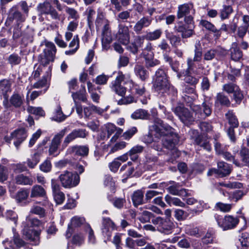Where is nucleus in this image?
<instances>
[{
    "label": "nucleus",
    "mask_w": 249,
    "mask_h": 249,
    "mask_svg": "<svg viewBox=\"0 0 249 249\" xmlns=\"http://www.w3.org/2000/svg\"><path fill=\"white\" fill-rule=\"evenodd\" d=\"M160 136H164L162 138L163 146L170 150V154L172 156L169 161L173 162L174 160L179 157L180 152L176 148V145L178 142V136L173 133V129L169 125L163 124L162 121L158 120L152 127Z\"/></svg>",
    "instance_id": "obj_1"
},
{
    "label": "nucleus",
    "mask_w": 249,
    "mask_h": 249,
    "mask_svg": "<svg viewBox=\"0 0 249 249\" xmlns=\"http://www.w3.org/2000/svg\"><path fill=\"white\" fill-rule=\"evenodd\" d=\"M129 84L130 87L132 85L133 89L135 93L139 95H142L145 92V88L135 84L131 79L129 73L123 74L122 71H119L115 80L112 82L110 88L111 89L120 96H124L126 92V88L122 85Z\"/></svg>",
    "instance_id": "obj_2"
},
{
    "label": "nucleus",
    "mask_w": 249,
    "mask_h": 249,
    "mask_svg": "<svg viewBox=\"0 0 249 249\" xmlns=\"http://www.w3.org/2000/svg\"><path fill=\"white\" fill-rule=\"evenodd\" d=\"M154 79V87L156 91L161 93L171 91L174 95L177 94V90L170 86L167 74L162 68H159L156 71Z\"/></svg>",
    "instance_id": "obj_3"
},
{
    "label": "nucleus",
    "mask_w": 249,
    "mask_h": 249,
    "mask_svg": "<svg viewBox=\"0 0 249 249\" xmlns=\"http://www.w3.org/2000/svg\"><path fill=\"white\" fill-rule=\"evenodd\" d=\"M184 100L187 102L193 112L195 113L196 117L199 119H203L210 116L212 113V103L205 99L202 104V107L199 105H195L191 103L193 98L189 96H185Z\"/></svg>",
    "instance_id": "obj_4"
},
{
    "label": "nucleus",
    "mask_w": 249,
    "mask_h": 249,
    "mask_svg": "<svg viewBox=\"0 0 249 249\" xmlns=\"http://www.w3.org/2000/svg\"><path fill=\"white\" fill-rule=\"evenodd\" d=\"M62 186L65 188L76 186L79 183L80 177L76 173L65 171L59 176Z\"/></svg>",
    "instance_id": "obj_5"
},
{
    "label": "nucleus",
    "mask_w": 249,
    "mask_h": 249,
    "mask_svg": "<svg viewBox=\"0 0 249 249\" xmlns=\"http://www.w3.org/2000/svg\"><path fill=\"white\" fill-rule=\"evenodd\" d=\"M24 101V96L21 92L15 91L8 100V95L4 94L3 105L6 108H8L11 106L16 108L21 107Z\"/></svg>",
    "instance_id": "obj_6"
},
{
    "label": "nucleus",
    "mask_w": 249,
    "mask_h": 249,
    "mask_svg": "<svg viewBox=\"0 0 249 249\" xmlns=\"http://www.w3.org/2000/svg\"><path fill=\"white\" fill-rule=\"evenodd\" d=\"M173 111L185 125L191 124L195 119L189 110L183 106H179L173 109Z\"/></svg>",
    "instance_id": "obj_7"
},
{
    "label": "nucleus",
    "mask_w": 249,
    "mask_h": 249,
    "mask_svg": "<svg viewBox=\"0 0 249 249\" xmlns=\"http://www.w3.org/2000/svg\"><path fill=\"white\" fill-rule=\"evenodd\" d=\"M152 222L156 226L158 231L167 234L172 232L174 227V223L170 219H166L160 216L153 219Z\"/></svg>",
    "instance_id": "obj_8"
},
{
    "label": "nucleus",
    "mask_w": 249,
    "mask_h": 249,
    "mask_svg": "<svg viewBox=\"0 0 249 249\" xmlns=\"http://www.w3.org/2000/svg\"><path fill=\"white\" fill-rule=\"evenodd\" d=\"M27 134L26 130L24 128H20L14 131L12 133H11L10 136H6L4 137V139L7 143H10L11 139H14L15 140L14 144L17 149L19 148L20 144L26 139Z\"/></svg>",
    "instance_id": "obj_9"
},
{
    "label": "nucleus",
    "mask_w": 249,
    "mask_h": 249,
    "mask_svg": "<svg viewBox=\"0 0 249 249\" xmlns=\"http://www.w3.org/2000/svg\"><path fill=\"white\" fill-rule=\"evenodd\" d=\"M101 230L103 235L106 239V242L110 240L112 231L116 230V226L109 218L103 217Z\"/></svg>",
    "instance_id": "obj_10"
},
{
    "label": "nucleus",
    "mask_w": 249,
    "mask_h": 249,
    "mask_svg": "<svg viewBox=\"0 0 249 249\" xmlns=\"http://www.w3.org/2000/svg\"><path fill=\"white\" fill-rule=\"evenodd\" d=\"M67 131V128H65L59 133L54 135L53 138L49 149V154L56 156L58 154V148L60 144L61 139Z\"/></svg>",
    "instance_id": "obj_11"
},
{
    "label": "nucleus",
    "mask_w": 249,
    "mask_h": 249,
    "mask_svg": "<svg viewBox=\"0 0 249 249\" xmlns=\"http://www.w3.org/2000/svg\"><path fill=\"white\" fill-rule=\"evenodd\" d=\"M88 135V133L85 129H74L65 138L62 146L64 149L66 148L70 142L76 138H85Z\"/></svg>",
    "instance_id": "obj_12"
},
{
    "label": "nucleus",
    "mask_w": 249,
    "mask_h": 249,
    "mask_svg": "<svg viewBox=\"0 0 249 249\" xmlns=\"http://www.w3.org/2000/svg\"><path fill=\"white\" fill-rule=\"evenodd\" d=\"M23 234L27 239L30 240L32 244H39V231L33 228H29V226H25L23 230Z\"/></svg>",
    "instance_id": "obj_13"
},
{
    "label": "nucleus",
    "mask_w": 249,
    "mask_h": 249,
    "mask_svg": "<svg viewBox=\"0 0 249 249\" xmlns=\"http://www.w3.org/2000/svg\"><path fill=\"white\" fill-rule=\"evenodd\" d=\"M217 222L219 226L223 230H227L235 227L239 222V220L237 217L228 215L224 218L217 219Z\"/></svg>",
    "instance_id": "obj_14"
},
{
    "label": "nucleus",
    "mask_w": 249,
    "mask_h": 249,
    "mask_svg": "<svg viewBox=\"0 0 249 249\" xmlns=\"http://www.w3.org/2000/svg\"><path fill=\"white\" fill-rule=\"evenodd\" d=\"M30 197L31 198H44V202L43 205L44 206H49V203L47 200L46 191L41 185L36 184L32 187Z\"/></svg>",
    "instance_id": "obj_15"
},
{
    "label": "nucleus",
    "mask_w": 249,
    "mask_h": 249,
    "mask_svg": "<svg viewBox=\"0 0 249 249\" xmlns=\"http://www.w3.org/2000/svg\"><path fill=\"white\" fill-rule=\"evenodd\" d=\"M116 37L122 44L127 45L129 43L130 39L128 27L120 24L118 26V31L116 34Z\"/></svg>",
    "instance_id": "obj_16"
},
{
    "label": "nucleus",
    "mask_w": 249,
    "mask_h": 249,
    "mask_svg": "<svg viewBox=\"0 0 249 249\" xmlns=\"http://www.w3.org/2000/svg\"><path fill=\"white\" fill-rule=\"evenodd\" d=\"M112 41L111 31L107 24L104 26L102 34V44L103 49L106 50L108 49L109 44Z\"/></svg>",
    "instance_id": "obj_17"
},
{
    "label": "nucleus",
    "mask_w": 249,
    "mask_h": 249,
    "mask_svg": "<svg viewBox=\"0 0 249 249\" xmlns=\"http://www.w3.org/2000/svg\"><path fill=\"white\" fill-rule=\"evenodd\" d=\"M152 19L148 17H143L139 20L135 24L133 27L134 32L137 34H140L142 33L143 28H146L151 24Z\"/></svg>",
    "instance_id": "obj_18"
},
{
    "label": "nucleus",
    "mask_w": 249,
    "mask_h": 249,
    "mask_svg": "<svg viewBox=\"0 0 249 249\" xmlns=\"http://www.w3.org/2000/svg\"><path fill=\"white\" fill-rule=\"evenodd\" d=\"M106 129L108 137L115 133V134L110 139L111 142H115L123 131L122 129L117 127L115 125L111 123H108L106 125Z\"/></svg>",
    "instance_id": "obj_19"
},
{
    "label": "nucleus",
    "mask_w": 249,
    "mask_h": 249,
    "mask_svg": "<svg viewBox=\"0 0 249 249\" xmlns=\"http://www.w3.org/2000/svg\"><path fill=\"white\" fill-rule=\"evenodd\" d=\"M89 147L85 145H73L70 147L67 152L80 156H87L89 153Z\"/></svg>",
    "instance_id": "obj_20"
},
{
    "label": "nucleus",
    "mask_w": 249,
    "mask_h": 249,
    "mask_svg": "<svg viewBox=\"0 0 249 249\" xmlns=\"http://www.w3.org/2000/svg\"><path fill=\"white\" fill-rule=\"evenodd\" d=\"M218 175L221 177H224L228 176L231 172V167L229 164L224 161L217 162Z\"/></svg>",
    "instance_id": "obj_21"
},
{
    "label": "nucleus",
    "mask_w": 249,
    "mask_h": 249,
    "mask_svg": "<svg viewBox=\"0 0 249 249\" xmlns=\"http://www.w3.org/2000/svg\"><path fill=\"white\" fill-rule=\"evenodd\" d=\"M193 5L191 3H185L178 6L177 12V18L179 19L189 15L193 9Z\"/></svg>",
    "instance_id": "obj_22"
},
{
    "label": "nucleus",
    "mask_w": 249,
    "mask_h": 249,
    "mask_svg": "<svg viewBox=\"0 0 249 249\" xmlns=\"http://www.w3.org/2000/svg\"><path fill=\"white\" fill-rule=\"evenodd\" d=\"M14 246L11 241H4L2 244L5 249H16L24 245V242L18 236H15L14 238Z\"/></svg>",
    "instance_id": "obj_23"
},
{
    "label": "nucleus",
    "mask_w": 249,
    "mask_h": 249,
    "mask_svg": "<svg viewBox=\"0 0 249 249\" xmlns=\"http://www.w3.org/2000/svg\"><path fill=\"white\" fill-rule=\"evenodd\" d=\"M136 75L142 81H145L149 77V73L145 68L140 65H136L134 67Z\"/></svg>",
    "instance_id": "obj_24"
},
{
    "label": "nucleus",
    "mask_w": 249,
    "mask_h": 249,
    "mask_svg": "<svg viewBox=\"0 0 249 249\" xmlns=\"http://www.w3.org/2000/svg\"><path fill=\"white\" fill-rule=\"evenodd\" d=\"M144 41L143 36H137L133 43L130 46V51L134 54L138 53L139 49L142 47Z\"/></svg>",
    "instance_id": "obj_25"
},
{
    "label": "nucleus",
    "mask_w": 249,
    "mask_h": 249,
    "mask_svg": "<svg viewBox=\"0 0 249 249\" xmlns=\"http://www.w3.org/2000/svg\"><path fill=\"white\" fill-rule=\"evenodd\" d=\"M230 51L231 59L235 61L239 60L243 56L242 52L239 49L236 42L232 44Z\"/></svg>",
    "instance_id": "obj_26"
},
{
    "label": "nucleus",
    "mask_w": 249,
    "mask_h": 249,
    "mask_svg": "<svg viewBox=\"0 0 249 249\" xmlns=\"http://www.w3.org/2000/svg\"><path fill=\"white\" fill-rule=\"evenodd\" d=\"M85 221V219L83 217L78 216H74L71 219V224L68 225V229L66 232V236L67 238H69L71 235L70 232L71 227H79Z\"/></svg>",
    "instance_id": "obj_27"
},
{
    "label": "nucleus",
    "mask_w": 249,
    "mask_h": 249,
    "mask_svg": "<svg viewBox=\"0 0 249 249\" xmlns=\"http://www.w3.org/2000/svg\"><path fill=\"white\" fill-rule=\"evenodd\" d=\"M144 58L145 59V66L147 68L154 67L160 64V61L154 58V54L153 53H144Z\"/></svg>",
    "instance_id": "obj_28"
},
{
    "label": "nucleus",
    "mask_w": 249,
    "mask_h": 249,
    "mask_svg": "<svg viewBox=\"0 0 249 249\" xmlns=\"http://www.w3.org/2000/svg\"><path fill=\"white\" fill-rule=\"evenodd\" d=\"M56 52V49L54 44L49 42L46 44V48L44 49L42 54L49 58V59L53 61Z\"/></svg>",
    "instance_id": "obj_29"
},
{
    "label": "nucleus",
    "mask_w": 249,
    "mask_h": 249,
    "mask_svg": "<svg viewBox=\"0 0 249 249\" xmlns=\"http://www.w3.org/2000/svg\"><path fill=\"white\" fill-rule=\"evenodd\" d=\"M157 161V156L153 155L151 153H148L145 156L144 166L147 170H151Z\"/></svg>",
    "instance_id": "obj_30"
},
{
    "label": "nucleus",
    "mask_w": 249,
    "mask_h": 249,
    "mask_svg": "<svg viewBox=\"0 0 249 249\" xmlns=\"http://www.w3.org/2000/svg\"><path fill=\"white\" fill-rule=\"evenodd\" d=\"M52 7L50 2L47 1L38 4L36 8L38 15H49Z\"/></svg>",
    "instance_id": "obj_31"
},
{
    "label": "nucleus",
    "mask_w": 249,
    "mask_h": 249,
    "mask_svg": "<svg viewBox=\"0 0 249 249\" xmlns=\"http://www.w3.org/2000/svg\"><path fill=\"white\" fill-rule=\"evenodd\" d=\"M164 199L166 203L170 206H171L172 205H173L176 206H178L183 208L185 207V203L181 201V200L178 197H172L170 196L167 195L165 196Z\"/></svg>",
    "instance_id": "obj_32"
},
{
    "label": "nucleus",
    "mask_w": 249,
    "mask_h": 249,
    "mask_svg": "<svg viewBox=\"0 0 249 249\" xmlns=\"http://www.w3.org/2000/svg\"><path fill=\"white\" fill-rule=\"evenodd\" d=\"M14 19L17 22H21L24 21L25 18L20 12L17 11L14 12L13 14L8 16L5 22V24L7 26H9Z\"/></svg>",
    "instance_id": "obj_33"
},
{
    "label": "nucleus",
    "mask_w": 249,
    "mask_h": 249,
    "mask_svg": "<svg viewBox=\"0 0 249 249\" xmlns=\"http://www.w3.org/2000/svg\"><path fill=\"white\" fill-rule=\"evenodd\" d=\"M143 192L141 190L135 191L131 196L132 202L134 206H136L142 204L143 200Z\"/></svg>",
    "instance_id": "obj_34"
},
{
    "label": "nucleus",
    "mask_w": 249,
    "mask_h": 249,
    "mask_svg": "<svg viewBox=\"0 0 249 249\" xmlns=\"http://www.w3.org/2000/svg\"><path fill=\"white\" fill-rule=\"evenodd\" d=\"M15 180L18 184L22 185H32L34 183V180L32 178L23 174L18 175Z\"/></svg>",
    "instance_id": "obj_35"
},
{
    "label": "nucleus",
    "mask_w": 249,
    "mask_h": 249,
    "mask_svg": "<svg viewBox=\"0 0 249 249\" xmlns=\"http://www.w3.org/2000/svg\"><path fill=\"white\" fill-rule=\"evenodd\" d=\"M144 147L140 145H137L133 147L128 152L130 159L133 161H135L138 158V154L141 153L143 150Z\"/></svg>",
    "instance_id": "obj_36"
},
{
    "label": "nucleus",
    "mask_w": 249,
    "mask_h": 249,
    "mask_svg": "<svg viewBox=\"0 0 249 249\" xmlns=\"http://www.w3.org/2000/svg\"><path fill=\"white\" fill-rule=\"evenodd\" d=\"M200 23L201 25L205 27L206 29L210 30L214 33V36H216L217 38L221 36V33L220 32V30H218L216 28V27L211 23L210 22L202 20L201 21Z\"/></svg>",
    "instance_id": "obj_37"
},
{
    "label": "nucleus",
    "mask_w": 249,
    "mask_h": 249,
    "mask_svg": "<svg viewBox=\"0 0 249 249\" xmlns=\"http://www.w3.org/2000/svg\"><path fill=\"white\" fill-rule=\"evenodd\" d=\"M170 184H172V185L168 187L167 189L171 194L180 196L183 192H185V189H179V184L178 183L172 181Z\"/></svg>",
    "instance_id": "obj_38"
},
{
    "label": "nucleus",
    "mask_w": 249,
    "mask_h": 249,
    "mask_svg": "<svg viewBox=\"0 0 249 249\" xmlns=\"http://www.w3.org/2000/svg\"><path fill=\"white\" fill-rule=\"evenodd\" d=\"M150 115L148 111L143 109L136 110L131 115L133 119H147Z\"/></svg>",
    "instance_id": "obj_39"
},
{
    "label": "nucleus",
    "mask_w": 249,
    "mask_h": 249,
    "mask_svg": "<svg viewBox=\"0 0 249 249\" xmlns=\"http://www.w3.org/2000/svg\"><path fill=\"white\" fill-rule=\"evenodd\" d=\"M195 73L193 71H186L184 72H183L184 76V81L192 86L196 85L198 82V79L192 75Z\"/></svg>",
    "instance_id": "obj_40"
},
{
    "label": "nucleus",
    "mask_w": 249,
    "mask_h": 249,
    "mask_svg": "<svg viewBox=\"0 0 249 249\" xmlns=\"http://www.w3.org/2000/svg\"><path fill=\"white\" fill-rule=\"evenodd\" d=\"M194 61L200 62L202 59V48L200 41L197 40L195 44Z\"/></svg>",
    "instance_id": "obj_41"
},
{
    "label": "nucleus",
    "mask_w": 249,
    "mask_h": 249,
    "mask_svg": "<svg viewBox=\"0 0 249 249\" xmlns=\"http://www.w3.org/2000/svg\"><path fill=\"white\" fill-rule=\"evenodd\" d=\"M215 104H220L222 106H229L230 105V101L227 96L223 93L219 92L215 97Z\"/></svg>",
    "instance_id": "obj_42"
},
{
    "label": "nucleus",
    "mask_w": 249,
    "mask_h": 249,
    "mask_svg": "<svg viewBox=\"0 0 249 249\" xmlns=\"http://www.w3.org/2000/svg\"><path fill=\"white\" fill-rule=\"evenodd\" d=\"M162 34V31L161 29L155 30L152 32H149L147 33L145 37L150 41L155 40L159 39Z\"/></svg>",
    "instance_id": "obj_43"
},
{
    "label": "nucleus",
    "mask_w": 249,
    "mask_h": 249,
    "mask_svg": "<svg viewBox=\"0 0 249 249\" xmlns=\"http://www.w3.org/2000/svg\"><path fill=\"white\" fill-rule=\"evenodd\" d=\"M12 84V81L10 80L4 79L1 81V90L3 96L4 94L7 95L8 92H11Z\"/></svg>",
    "instance_id": "obj_44"
},
{
    "label": "nucleus",
    "mask_w": 249,
    "mask_h": 249,
    "mask_svg": "<svg viewBox=\"0 0 249 249\" xmlns=\"http://www.w3.org/2000/svg\"><path fill=\"white\" fill-rule=\"evenodd\" d=\"M158 120H160L159 119H155V121H154V124L153 125H152V126H151L150 127V131H151V132H149L147 134L145 135L144 137H143V142L146 143H152V142H153V136H152V131H154L155 132V135L156 137H161L162 136H160L157 133V132H156V131L154 129H153L152 127V126L155 125V123H156V121ZM163 137V138L165 137V135L164 136H162Z\"/></svg>",
    "instance_id": "obj_45"
},
{
    "label": "nucleus",
    "mask_w": 249,
    "mask_h": 249,
    "mask_svg": "<svg viewBox=\"0 0 249 249\" xmlns=\"http://www.w3.org/2000/svg\"><path fill=\"white\" fill-rule=\"evenodd\" d=\"M226 116L229 121V123L231 126L237 127L239 124L238 121L236 116L232 111H229L226 114Z\"/></svg>",
    "instance_id": "obj_46"
},
{
    "label": "nucleus",
    "mask_w": 249,
    "mask_h": 249,
    "mask_svg": "<svg viewBox=\"0 0 249 249\" xmlns=\"http://www.w3.org/2000/svg\"><path fill=\"white\" fill-rule=\"evenodd\" d=\"M72 97L74 102H77V100H81L83 102H87V98L86 96V91L84 89L81 91H77L76 92H72Z\"/></svg>",
    "instance_id": "obj_47"
},
{
    "label": "nucleus",
    "mask_w": 249,
    "mask_h": 249,
    "mask_svg": "<svg viewBox=\"0 0 249 249\" xmlns=\"http://www.w3.org/2000/svg\"><path fill=\"white\" fill-rule=\"evenodd\" d=\"M39 160V155L37 153H35L32 156L31 158H28L27 160L26 163L29 168H34L37 164Z\"/></svg>",
    "instance_id": "obj_48"
},
{
    "label": "nucleus",
    "mask_w": 249,
    "mask_h": 249,
    "mask_svg": "<svg viewBox=\"0 0 249 249\" xmlns=\"http://www.w3.org/2000/svg\"><path fill=\"white\" fill-rule=\"evenodd\" d=\"M29 196V192L26 189H21L18 191L16 195L15 199L18 202H21L26 200Z\"/></svg>",
    "instance_id": "obj_49"
},
{
    "label": "nucleus",
    "mask_w": 249,
    "mask_h": 249,
    "mask_svg": "<svg viewBox=\"0 0 249 249\" xmlns=\"http://www.w3.org/2000/svg\"><path fill=\"white\" fill-rule=\"evenodd\" d=\"M174 216L178 221H183L187 218L188 214L183 210L177 209L174 211Z\"/></svg>",
    "instance_id": "obj_50"
},
{
    "label": "nucleus",
    "mask_w": 249,
    "mask_h": 249,
    "mask_svg": "<svg viewBox=\"0 0 249 249\" xmlns=\"http://www.w3.org/2000/svg\"><path fill=\"white\" fill-rule=\"evenodd\" d=\"M27 111L30 114L38 116H44L45 112L41 107H34L29 106L27 108Z\"/></svg>",
    "instance_id": "obj_51"
},
{
    "label": "nucleus",
    "mask_w": 249,
    "mask_h": 249,
    "mask_svg": "<svg viewBox=\"0 0 249 249\" xmlns=\"http://www.w3.org/2000/svg\"><path fill=\"white\" fill-rule=\"evenodd\" d=\"M30 212L31 213L39 215L40 217H43L45 215V210L43 208L36 205L32 206Z\"/></svg>",
    "instance_id": "obj_52"
},
{
    "label": "nucleus",
    "mask_w": 249,
    "mask_h": 249,
    "mask_svg": "<svg viewBox=\"0 0 249 249\" xmlns=\"http://www.w3.org/2000/svg\"><path fill=\"white\" fill-rule=\"evenodd\" d=\"M65 119V116L62 111L60 106H58L56 109L55 114L52 118V120L57 122H60L64 121Z\"/></svg>",
    "instance_id": "obj_53"
},
{
    "label": "nucleus",
    "mask_w": 249,
    "mask_h": 249,
    "mask_svg": "<svg viewBox=\"0 0 249 249\" xmlns=\"http://www.w3.org/2000/svg\"><path fill=\"white\" fill-rule=\"evenodd\" d=\"M231 208V204H226L222 202H217L216 203L215 206V208L216 210H220V211L224 213L230 212Z\"/></svg>",
    "instance_id": "obj_54"
},
{
    "label": "nucleus",
    "mask_w": 249,
    "mask_h": 249,
    "mask_svg": "<svg viewBox=\"0 0 249 249\" xmlns=\"http://www.w3.org/2000/svg\"><path fill=\"white\" fill-rule=\"evenodd\" d=\"M245 195V193L243 191L236 190L230 194L229 198L231 200L237 202L239 200L241 199Z\"/></svg>",
    "instance_id": "obj_55"
},
{
    "label": "nucleus",
    "mask_w": 249,
    "mask_h": 249,
    "mask_svg": "<svg viewBox=\"0 0 249 249\" xmlns=\"http://www.w3.org/2000/svg\"><path fill=\"white\" fill-rule=\"evenodd\" d=\"M138 132V129L136 127L133 126L128 130H127L125 132H124L123 134V137L124 139L126 140H129L131 139L137 132Z\"/></svg>",
    "instance_id": "obj_56"
},
{
    "label": "nucleus",
    "mask_w": 249,
    "mask_h": 249,
    "mask_svg": "<svg viewBox=\"0 0 249 249\" xmlns=\"http://www.w3.org/2000/svg\"><path fill=\"white\" fill-rule=\"evenodd\" d=\"M238 86L234 84L229 83L224 84L222 87V90L230 94L234 92L238 89Z\"/></svg>",
    "instance_id": "obj_57"
},
{
    "label": "nucleus",
    "mask_w": 249,
    "mask_h": 249,
    "mask_svg": "<svg viewBox=\"0 0 249 249\" xmlns=\"http://www.w3.org/2000/svg\"><path fill=\"white\" fill-rule=\"evenodd\" d=\"M196 143L201 147H203L204 149L208 151L211 150V146L209 143V142L207 140H204L202 139H197L196 141Z\"/></svg>",
    "instance_id": "obj_58"
},
{
    "label": "nucleus",
    "mask_w": 249,
    "mask_h": 249,
    "mask_svg": "<svg viewBox=\"0 0 249 249\" xmlns=\"http://www.w3.org/2000/svg\"><path fill=\"white\" fill-rule=\"evenodd\" d=\"M66 12L68 14V18L73 19L77 20L79 18V15L77 11L72 8L67 7L66 8Z\"/></svg>",
    "instance_id": "obj_59"
},
{
    "label": "nucleus",
    "mask_w": 249,
    "mask_h": 249,
    "mask_svg": "<svg viewBox=\"0 0 249 249\" xmlns=\"http://www.w3.org/2000/svg\"><path fill=\"white\" fill-rule=\"evenodd\" d=\"M232 12V9L230 6H224L221 11L220 18L222 20L228 18L229 15Z\"/></svg>",
    "instance_id": "obj_60"
},
{
    "label": "nucleus",
    "mask_w": 249,
    "mask_h": 249,
    "mask_svg": "<svg viewBox=\"0 0 249 249\" xmlns=\"http://www.w3.org/2000/svg\"><path fill=\"white\" fill-rule=\"evenodd\" d=\"M196 204V207L191 210V212L193 214H199L204 210L206 204L203 201H197Z\"/></svg>",
    "instance_id": "obj_61"
},
{
    "label": "nucleus",
    "mask_w": 249,
    "mask_h": 249,
    "mask_svg": "<svg viewBox=\"0 0 249 249\" xmlns=\"http://www.w3.org/2000/svg\"><path fill=\"white\" fill-rule=\"evenodd\" d=\"M217 53L218 51L216 50H208L204 54V59L206 61L212 60L216 56Z\"/></svg>",
    "instance_id": "obj_62"
},
{
    "label": "nucleus",
    "mask_w": 249,
    "mask_h": 249,
    "mask_svg": "<svg viewBox=\"0 0 249 249\" xmlns=\"http://www.w3.org/2000/svg\"><path fill=\"white\" fill-rule=\"evenodd\" d=\"M242 160L245 163L249 162V149L246 148H243L240 152Z\"/></svg>",
    "instance_id": "obj_63"
},
{
    "label": "nucleus",
    "mask_w": 249,
    "mask_h": 249,
    "mask_svg": "<svg viewBox=\"0 0 249 249\" xmlns=\"http://www.w3.org/2000/svg\"><path fill=\"white\" fill-rule=\"evenodd\" d=\"M239 240L243 247H248L249 245V234L247 232L242 233Z\"/></svg>",
    "instance_id": "obj_64"
}]
</instances>
